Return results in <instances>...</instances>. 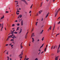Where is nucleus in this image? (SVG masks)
<instances>
[{
  "label": "nucleus",
  "mask_w": 60,
  "mask_h": 60,
  "mask_svg": "<svg viewBox=\"0 0 60 60\" xmlns=\"http://www.w3.org/2000/svg\"><path fill=\"white\" fill-rule=\"evenodd\" d=\"M34 33H32L31 36V37H34Z\"/></svg>",
  "instance_id": "7ed1b4c3"
},
{
  "label": "nucleus",
  "mask_w": 60,
  "mask_h": 60,
  "mask_svg": "<svg viewBox=\"0 0 60 60\" xmlns=\"http://www.w3.org/2000/svg\"><path fill=\"white\" fill-rule=\"evenodd\" d=\"M32 6H31L30 7V8L31 9L32 8Z\"/></svg>",
  "instance_id": "603ef678"
},
{
  "label": "nucleus",
  "mask_w": 60,
  "mask_h": 60,
  "mask_svg": "<svg viewBox=\"0 0 60 60\" xmlns=\"http://www.w3.org/2000/svg\"><path fill=\"white\" fill-rule=\"evenodd\" d=\"M13 45H11V47H13Z\"/></svg>",
  "instance_id": "864d4df0"
},
{
  "label": "nucleus",
  "mask_w": 60,
  "mask_h": 60,
  "mask_svg": "<svg viewBox=\"0 0 60 60\" xmlns=\"http://www.w3.org/2000/svg\"><path fill=\"white\" fill-rule=\"evenodd\" d=\"M43 47L42 46H41L40 47V49H41V48H42V47Z\"/></svg>",
  "instance_id": "3c124183"
},
{
  "label": "nucleus",
  "mask_w": 60,
  "mask_h": 60,
  "mask_svg": "<svg viewBox=\"0 0 60 60\" xmlns=\"http://www.w3.org/2000/svg\"><path fill=\"white\" fill-rule=\"evenodd\" d=\"M60 24V21L57 23V24Z\"/></svg>",
  "instance_id": "7c9ffc66"
},
{
  "label": "nucleus",
  "mask_w": 60,
  "mask_h": 60,
  "mask_svg": "<svg viewBox=\"0 0 60 60\" xmlns=\"http://www.w3.org/2000/svg\"><path fill=\"white\" fill-rule=\"evenodd\" d=\"M22 31L21 30H20V32L19 33V34H20Z\"/></svg>",
  "instance_id": "cd10ccee"
},
{
  "label": "nucleus",
  "mask_w": 60,
  "mask_h": 60,
  "mask_svg": "<svg viewBox=\"0 0 60 60\" xmlns=\"http://www.w3.org/2000/svg\"><path fill=\"white\" fill-rule=\"evenodd\" d=\"M15 2H18V1H15Z\"/></svg>",
  "instance_id": "6e6d98bb"
},
{
  "label": "nucleus",
  "mask_w": 60,
  "mask_h": 60,
  "mask_svg": "<svg viewBox=\"0 0 60 60\" xmlns=\"http://www.w3.org/2000/svg\"><path fill=\"white\" fill-rule=\"evenodd\" d=\"M25 3L26 4H28L27 3H26V2L25 1Z\"/></svg>",
  "instance_id": "6ab92c4d"
},
{
  "label": "nucleus",
  "mask_w": 60,
  "mask_h": 60,
  "mask_svg": "<svg viewBox=\"0 0 60 60\" xmlns=\"http://www.w3.org/2000/svg\"><path fill=\"white\" fill-rule=\"evenodd\" d=\"M19 12V11L18 10L16 12Z\"/></svg>",
  "instance_id": "a878e982"
},
{
  "label": "nucleus",
  "mask_w": 60,
  "mask_h": 60,
  "mask_svg": "<svg viewBox=\"0 0 60 60\" xmlns=\"http://www.w3.org/2000/svg\"><path fill=\"white\" fill-rule=\"evenodd\" d=\"M14 34H17V33H18L17 32H15L14 33Z\"/></svg>",
  "instance_id": "f3484780"
},
{
  "label": "nucleus",
  "mask_w": 60,
  "mask_h": 60,
  "mask_svg": "<svg viewBox=\"0 0 60 60\" xmlns=\"http://www.w3.org/2000/svg\"><path fill=\"white\" fill-rule=\"evenodd\" d=\"M12 26H15V24H13L12 25Z\"/></svg>",
  "instance_id": "412c9836"
},
{
  "label": "nucleus",
  "mask_w": 60,
  "mask_h": 60,
  "mask_svg": "<svg viewBox=\"0 0 60 60\" xmlns=\"http://www.w3.org/2000/svg\"><path fill=\"white\" fill-rule=\"evenodd\" d=\"M8 12H9V11H6V13H8Z\"/></svg>",
  "instance_id": "bb28decb"
},
{
  "label": "nucleus",
  "mask_w": 60,
  "mask_h": 60,
  "mask_svg": "<svg viewBox=\"0 0 60 60\" xmlns=\"http://www.w3.org/2000/svg\"><path fill=\"white\" fill-rule=\"evenodd\" d=\"M32 41L33 42H34V39L33 38H32Z\"/></svg>",
  "instance_id": "9b49d317"
},
{
  "label": "nucleus",
  "mask_w": 60,
  "mask_h": 60,
  "mask_svg": "<svg viewBox=\"0 0 60 60\" xmlns=\"http://www.w3.org/2000/svg\"><path fill=\"white\" fill-rule=\"evenodd\" d=\"M21 1H23V2H25V0H21Z\"/></svg>",
  "instance_id": "f704fd0d"
},
{
  "label": "nucleus",
  "mask_w": 60,
  "mask_h": 60,
  "mask_svg": "<svg viewBox=\"0 0 60 60\" xmlns=\"http://www.w3.org/2000/svg\"><path fill=\"white\" fill-rule=\"evenodd\" d=\"M47 46H48V45H46V48H47Z\"/></svg>",
  "instance_id": "680f3d73"
},
{
  "label": "nucleus",
  "mask_w": 60,
  "mask_h": 60,
  "mask_svg": "<svg viewBox=\"0 0 60 60\" xmlns=\"http://www.w3.org/2000/svg\"><path fill=\"white\" fill-rule=\"evenodd\" d=\"M44 45V44H42V46L43 47V46Z\"/></svg>",
  "instance_id": "69168bd1"
},
{
  "label": "nucleus",
  "mask_w": 60,
  "mask_h": 60,
  "mask_svg": "<svg viewBox=\"0 0 60 60\" xmlns=\"http://www.w3.org/2000/svg\"><path fill=\"white\" fill-rule=\"evenodd\" d=\"M4 18V15H3V17H2V19H3Z\"/></svg>",
  "instance_id": "ea45409f"
},
{
  "label": "nucleus",
  "mask_w": 60,
  "mask_h": 60,
  "mask_svg": "<svg viewBox=\"0 0 60 60\" xmlns=\"http://www.w3.org/2000/svg\"><path fill=\"white\" fill-rule=\"evenodd\" d=\"M37 41H40V40L39 39H38Z\"/></svg>",
  "instance_id": "79ce46f5"
},
{
  "label": "nucleus",
  "mask_w": 60,
  "mask_h": 60,
  "mask_svg": "<svg viewBox=\"0 0 60 60\" xmlns=\"http://www.w3.org/2000/svg\"><path fill=\"white\" fill-rule=\"evenodd\" d=\"M1 31H2V29L3 28V26H4V25H3V23H2L1 24Z\"/></svg>",
  "instance_id": "20e7f679"
},
{
  "label": "nucleus",
  "mask_w": 60,
  "mask_h": 60,
  "mask_svg": "<svg viewBox=\"0 0 60 60\" xmlns=\"http://www.w3.org/2000/svg\"><path fill=\"white\" fill-rule=\"evenodd\" d=\"M35 60H38V58H36Z\"/></svg>",
  "instance_id": "c756f323"
},
{
  "label": "nucleus",
  "mask_w": 60,
  "mask_h": 60,
  "mask_svg": "<svg viewBox=\"0 0 60 60\" xmlns=\"http://www.w3.org/2000/svg\"><path fill=\"white\" fill-rule=\"evenodd\" d=\"M40 6V7H41L42 6V4H41Z\"/></svg>",
  "instance_id": "338daca9"
},
{
  "label": "nucleus",
  "mask_w": 60,
  "mask_h": 60,
  "mask_svg": "<svg viewBox=\"0 0 60 60\" xmlns=\"http://www.w3.org/2000/svg\"><path fill=\"white\" fill-rule=\"evenodd\" d=\"M58 56L56 57L55 58V60H57V58L58 57Z\"/></svg>",
  "instance_id": "1a4fd4ad"
},
{
  "label": "nucleus",
  "mask_w": 60,
  "mask_h": 60,
  "mask_svg": "<svg viewBox=\"0 0 60 60\" xmlns=\"http://www.w3.org/2000/svg\"><path fill=\"white\" fill-rule=\"evenodd\" d=\"M14 40L13 39H11V41H14Z\"/></svg>",
  "instance_id": "b1692460"
},
{
  "label": "nucleus",
  "mask_w": 60,
  "mask_h": 60,
  "mask_svg": "<svg viewBox=\"0 0 60 60\" xmlns=\"http://www.w3.org/2000/svg\"><path fill=\"white\" fill-rule=\"evenodd\" d=\"M56 10H57V9H56V11H55V13H56Z\"/></svg>",
  "instance_id": "c03bdc74"
},
{
  "label": "nucleus",
  "mask_w": 60,
  "mask_h": 60,
  "mask_svg": "<svg viewBox=\"0 0 60 60\" xmlns=\"http://www.w3.org/2000/svg\"><path fill=\"white\" fill-rule=\"evenodd\" d=\"M43 52H42L41 53V54H42V53H43Z\"/></svg>",
  "instance_id": "774afa93"
},
{
  "label": "nucleus",
  "mask_w": 60,
  "mask_h": 60,
  "mask_svg": "<svg viewBox=\"0 0 60 60\" xmlns=\"http://www.w3.org/2000/svg\"><path fill=\"white\" fill-rule=\"evenodd\" d=\"M17 26H19V23H18L17 24Z\"/></svg>",
  "instance_id": "4be33fe9"
},
{
  "label": "nucleus",
  "mask_w": 60,
  "mask_h": 60,
  "mask_svg": "<svg viewBox=\"0 0 60 60\" xmlns=\"http://www.w3.org/2000/svg\"><path fill=\"white\" fill-rule=\"evenodd\" d=\"M28 33V32H27L26 33V35H27V34Z\"/></svg>",
  "instance_id": "72a5a7b5"
},
{
  "label": "nucleus",
  "mask_w": 60,
  "mask_h": 60,
  "mask_svg": "<svg viewBox=\"0 0 60 60\" xmlns=\"http://www.w3.org/2000/svg\"><path fill=\"white\" fill-rule=\"evenodd\" d=\"M21 26H23V21L22 20H21Z\"/></svg>",
  "instance_id": "9d476101"
},
{
  "label": "nucleus",
  "mask_w": 60,
  "mask_h": 60,
  "mask_svg": "<svg viewBox=\"0 0 60 60\" xmlns=\"http://www.w3.org/2000/svg\"><path fill=\"white\" fill-rule=\"evenodd\" d=\"M42 11H41V10L40 11H39V13L40 14L41 12Z\"/></svg>",
  "instance_id": "ddd939ff"
},
{
  "label": "nucleus",
  "mask_w": 60,
  "mask_h": 60,
  "mask_svg": "<svg viewBox=\"0 0 60 60\" xmlns=\"http://www.w3.org/2000/svg\"><path fill=\"white\" fill-rule=\"evenodd\" d=\"M12 39H15V38L14 37H12Z\"/></svg>",
  "instance_id": "052dcab7"
},
{
  "label": "nucleus",
  "mask_w": 60,
  "mask_h": 60,
  "mask_svg": "<svg viewBox=\"0 0 60 60\" xmlns=\"http://www.w3.org/2000/svg\"><path fill=\"white\" fill-rule=\"evenodd\" d=\"M19 6V5H16V7H17V6Z\"/></svg>",
  "instance_id": "8fccbe9b"
},
{
  "label": "nucleus",
  "mask_w": 60,
  "mask_h": 60,
  "mask_svg": "<svg viewBox=\"0 0 60 60\" xmlns=\"http://www.w3.org/2000/svg\"><path fill=\"white\" fill-rule=\"evenodd\" d=\"M53 45L51 47V49H52V48H53Z\"/></svg>",
  "instance_id": "2f4dec72"
},
{
  "label": "nucleus",
  "mask_w": 60,
  "mask_h": 60,
  "mask_svg": "<svg viewBox=\"0 0 60 60\" xmlns=\"http://www.w3.org/2000/svg\"><path fill=\"white\" fill-rule=\"evenodd\" d=\"M11 44H12L11 43L9 45H11Z\"/></svg>",
  "instance_id": "bf43d9fd"
},
{
  "label": "nucleus",
  "mask_w": 60,
  "mask_h": 60,
  "mask_svg": "<svg viewBox=\"0 0 60 60\" xmlns=\"http://www.w3.org/2000/svg\"><path fill=\"white\" fill-rule=\"evenodd\" d=\"M26 55L25 56V59H26Z\"/></svg>",
  "instance_id": "a18cd8bd"
},
{
  "label": "nucleus",
  "mask_w": 60,
  "mask_h": 60,
  "mask_svg": "<svg viewBox=\"0 0 60 60\" xmlns=\"http://www.w3.org/2000/svg\"><path fill=\"white\" fill-rule=\"evenodd\" d=\"M43 30H42V31L40 32V34H42V32H43Z\"/></svg>",
  "instance_id": "dca6fc26"
},
{
  "label": "nucleus",
  "mask_w": 60,
  "mask_h": 60,
  "mask_svg": "<svg viewBox=\"0 0 60 60\" xmlns=\"http://www.w3.org/2000/svg\"><path fill=\"white\" fill-rule=\"evenodd\" d=\"M54 1H55V0H53L52 1L53 2H54Z\"/></svg>",
  "instance_id": "4d7b16f0"
},
{
  "label": "nucleus",
  "mask_w": 60,
  "mask_h": 60,
  "mask_svg": "<svg viewBox=\"0 0 60 60\" xmlns=\"http://www.w3.org/2000/svg\"><path fill=\"white\" fill-rule=\"evenodd\" d=\"M20 58H22V56H21L20 57Z\"/></svg>",
  "instance_id": "e433bc0d"
},
{
  "label": "nucleus",
  "mask_w": 60,
  "mask_h": 60,
  "mask_svg": "<svg viewBox=\"0 0 60 60\" xmlns=\"http://www.w3.org/2000/svg\"><path fill=\"white\" fill-rule=\"evenodd\" d=\"M16 13L17 14H18H18H19V13H18V12H16Z\"/></svg>",
  "instance_id": "c85d7f7f"
},
{
  "label": "nucleus",
  "mask_w": 60,
  "mask_h": 60,
  "mask_svg": "<svg viewBox=\"0 0 60 60\" xmlns=\"http://www.w3.org/2000/svg\"><path fill=\"white\" fill-rule=\"evenodd\" d=\"M48 15H47L45 17V18H47V17H48Z\"/></svg>",
  "instance_id": "58836bf2"
},
{
  "label": "nucleus",
  "mask_w": 60,
  "mask_h": 60,
  "mask_svg": "<svg viewBox=\"0 0 60 60\" xmlns=\"http://www.w3.org/2000/svg\"><path fill=\"white\" fill-rule=\"evenodd\" d=\"M47 49V48H45V52L46 51V49Z\"/></svg>",
  "instance_id": "aec40b11"
},
{
  "label": "nucleus",
  "mask_w": 60,
  "mask_h": 60,
  "mask_svg": "<svg viewBox=\"0 0 60 60\" xmlns=\"http://www.w3.org/2000/svg\"><path fill=\"white\" fill-rule=\"evenodd\" d=\"M42 4H43V2H42L41 3V4H42Z\"/></svg>",
  "instance_id": "4c0bfd02"
},
{
  "label": "nucleus",
  "mask_w": 60,
  "mask_h": 60,
  "mask_svg": "<svg viewBox=\"0 0 60 60\" xmlns=\"http://www.w3.org/2000/svg\"><path fill=\"white\" fill-rule=\"evenodd\" d=\"M55 23L54 24L53 27V28L52 33H53V31H54V27H55Z\"/></svg>",
  "instance_id": "39448f33"
},
{
  "label": "nucleus",
  "mask_w": 60,
  "mask_h": 60,
  "mask_svg": "<svg viewBox=\"0 0 60 60\" xmlns=\"http://www.w3.org/2000/svg\"><path fill=\"white\" fill-rule=\"evenodd\" d=\"M11 32H14V31H15V30H13V31L11 30Z\"/></svg>",
  "instance_id": "473e14b6"
},
{
  "label": "nucleus",
  "mask_w": 60,
  "mask_h": 60,
  "mask_svg": "<svg viewBox=\"0 0 60 60\" xmlns=\"http://www.w3.org/2000/svg\"><path fill=\"white\" fill-rule=\"evenodd\" d=\"M59 11H60V8L56 12V13L55 15V17H56V15H57L58 12H59Z\"/></svg>",
  "instance_id": "f257e3e1"
},
{
  "label": "nucleus",
  "mask_w": 60,
  "mask_h": 60,
  "mask_svg": "<svg viewBox=\"0 0 60 60\" xmlns=\"http://www.w3.org/2000/svg\"><path fill=\"white\" fill-rule=\"evenodd\" d=\"M6 54H8V52H7Z\"/></svg>",
  "instance_id": "09e8293b"
},
{
  "label": "nucleus",
  "mask_w": 60,
  "mask_h": 60,
  "mask_svg": "<svg viewBox=\"0 0 60 60\" xmlns=\"http://www.w3.org/2000/svg\"><path fill=\"white\" fill-rule=\"evenodd\" d=\"M18 4V2H17V3H16V4L17 5V4Z\"/></svg>",
  "instance_id": "13d9d810"
},
{
  "label": "nucleus",
  "mask_w": 60,
  "mask_h": 60,
  "mask_svg": "<svg viewBox=\"0 0 60 60\" xmlns=\"http://www.w3.org/2000/svg\"><path fill=\"white\" fill-rule=\"evenodd\" d=\"M9 38H8H8L7 39V40L8 41V39H9Z\"/></svg>",
  "instance_id": "5fc2aeb1"
},
{
  "label": "nucleus",
  "mask_w": 60,
  "mask_h": 60,
  "mask_svg": "<svg viewBox=\"0 0 60 60\" xmlns=\"http://www.w3.org/2000/svg\"><path fill=\"white\" fill-rule=\"evenodd\" d=\"M44 37H43L42 38V41H43V40H44Z\"/></svg>",
  "instance_id": "393cba45"
},
{
  "label": "nucleus",
  "mask_w": 60,
  "mask_h": 60,
  "mask_svg": "<svg viewBox=\"0 0 60 60\" xmlns=\"http://www.w3.org/2000/svg\"><path fill=\"white\" fill-rule=\"evenodd\" d=\"M8 44H6V46H8Z\"/></svg>",
  "instance_id": "a19ab883"
},
{
  "label": "nucleus",
  "mask_w": 60,
  "mask_h": 60,
  "mask_svg": "<svg viewBox=\"0 0 60 60\" xmlns=\"http://www.w3.org/2000/svg\"><path fill=\"white\" fill-rule=\"evenodd\" d=\"M46 1H47V2H48L49 1V0H46Z\"/></svg>",
  "instance_id": "0e129e2a"
},
{
  "label": "nucleus",
  "mask_w": 60,
  "mask_h": 60,
  "mask_svg": "<svg viewBox=\"0 0 60 60\" xmlns=\"http://www.w3.org/2000/svg\"><path fill=\"white\" fill-rule=\"evenodd\" d=\"M21 48H22L23 47V46H22L21 45Z\"/></svg>",
  "instance_id": "49530a36"
},
{
  "label": "nucleus",
  "mask_w": 60,
  "mask_h": 60,
  "mask_svg": "<svg viewBox=\"0 0 60 60\" xmlns=\"http://www.w3.org/2000/svg\"><path fill=\"white\" fill-rule=\"evenodd\" d=\"M19 27H18L17 28V29L16 30V31H17L18 30H19Z\"/></svg>",
  "instance_id": "2eb2a0df"
},
{
  "label": "nucleus",
  "mask_w": 60,
  "mask_h": 60,
  "mask_svg": "<svg viewBox=\"0 0 60 60\" xmlns=\"http://www.w3.org/2000/svg\"><path fill=\"white\" fill-rule=\"evenodd\" d=\"M11 34H13V33H14V32H11Z\"/></svg>",
  "instance_id": "37998d69"
},
{
  "label": "nucleus",
  "mask_w": 60,
  "mask_h": 60,
  "mask_svg": "<svg viewBox=\"0 0 60 60\" xmlns=\"http://www.w3.org/2000/svg\"><path fill=\"white\" fill-rule=\"evenodd\" d=\"M43 20V18H42V20H41V21H42Z\"/></svg>",
  "instance_id": "c9c22d12"
},
{
  "label": "nucleus",
  "mask_w": 60,
  "mask_h": 60,
  "mask_svg": "<svg viewBox=\"0 0 60 60\" xmlns=\"http://www.w3.org/2000/svg\"><path fill=\"white\" fill-rule=\"evenodd\" d=\"M60 18V17H59V18H58V19H59Z\"/></svg>",
  "instance_id": "e2e57ef3"
},
{
  "label": "nucleus",
  "mask_w": 60,
  "mask_h": 60,
  "mask_svg": "<svg viewBox=\"0 0 60 60\" xmlns=\"http://www.w3.org/2000/svg\"><path fill=\"white\" fill-rule=\"evenodd\" d=\"M56 47L57 48V45H55V46H54V48H53V49H55V48H56Z\"/></svg>",
  "instance_id": "0eeeda50"
},
{
  "label": "nucleus",
  "mask_w": 60,
  "mask_h": 60,
  "mask_svg": "<svg viewBox=\"0 0 60 60\" xmlns=\"http://www.w3.org/2000/svg\"><path fill=\"white\" fill-rule=\"evenodd\" d=\"M23 52H21V54L19 56H22V55H23Z\"/></svg>",
  "instance_id": "423d86ee"
},
{
  "label": "nucleus",
  "mask_w": 60,
  "mask_h": 60,
  "mask_svg": "<svg viewBox=\"0 0 60 60\" xmlns=\"http://www.w3.org/2000/svg\"><path fill=\"white\" fill-rule=\"evenodd\" d=\"M26 37H27V35H25V38H26Z\"/></svg>",
  "instance_id": "a211bd4d"
},
{
  "label": "nucleus",
  "mask_w": 60,
  "mask_h": 60,
  "mask_svg": "<svg viewBox=\"0 0 60 60\" xmlns=\"http://www.w3.org/2000/svg\"><path fill=\"white\" fill-rule=\"evenodd\" d=\"M19 17H20V18H21L22 17V15L20 14V15H19V16L18 17V19H19Z\"/></svg>",
  "instance_id": "f03ea898"
},
{
  "label": "nucleus",
  "mask_w": 60,
  "mask_h": 60,
  "mask_svg": "<svg viewBox=\"0 0 60 60\" xmlns=\"http://www.w3.org/2000/svg\"><path fill=\"white\" fill-rule=\"evenodd\" d=\"M11 37H12L11 35H10L8 37V38H11Z\"/></svg>",
  "instance_id": "f8f14e48"
},
{
  "label": "nucleus",
  "mask_w": 60,
  "mask_h": 60,
  "mask_svg": "<svg viewBox=\"0 0 60 60\" xmlns=\"http://www.w3.org/2000/svg\"><path fill=\"white\" fill-rule=\"evenodd\" d=\"M7 58H8L7 60H9V57L8 56H7Z\"/></svg>",
  "instance_id": "5701e85b"
},
{
  "label": "nucleus",
  "mask_w": 60,
  "mask_h": 60,
  "mask_svg": "<svg viewBox=\"0 0 60 60\" xmlns=\"http://www.w3.org/2000/svg\"><path fill=\"white\" fill-rule=\"evenodd\" d=\"M13 36L15 38H16V37L15 36V35H13Z\"/></svg>",
  "instance_id": "4468645a"
},
{
  "label": "nucleus",
  "mask_w": 60,
  "mask_h": 60,
  "mask_svg": "<svg viewBox=\"0 0 60 60\" xmlns=\"http://www.w3.org/2000/svg\"><path fill=\"white\" fill-rule=\"evenodd\" d=\"M15 22H18V21L17 20H16L15 21Z\"/></svg>",
  "instance_id": "de8ad7c7"
},
{
  "label": "nucleus",
  "mask_w": 60,
  "mask_h": 60,
  "mask_svg": "<svg viewBox=\"0 0 60 60\" xmlns=\"http://www.w3.org/2000/svg\"><path fill=\"white\" fill-rule=\"evenodd\" d=\"M51 26H50V27L49 28V29H48V31H49V29H50V30H51Z\"/></svg>",
  "instance_id": "6e6552de"
}]
</instances>
